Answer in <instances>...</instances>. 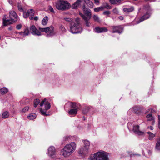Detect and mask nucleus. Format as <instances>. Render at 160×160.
<instances>
[{
	"instance_id": "nucleus-22",
	"label": "nucleus",
	"mask_w": 160,
	"mask_h": 160,
	"mask_svg": "<svg viewBox=\"0 0 160 160\" xmlns=\"http://www.w3.org/2000/svg\"><path fill=\"white\" fill-rule=\"evenodd\" d=\"M48 20V17L47 16L45 17L42 21V24L44 26H45L47 25Z\"/></svg>"
},
{
	"instance_id": "nucleus-5",
	"label": "nucleus",
	"mask_w": 160,
	"mask_h": 160,
	"mask_svg": "<svg viewBox=\"0 0 160 160\" xmlns=\"http://www.w3.org/2000/svg\"><path fill=\"white\" fill-rule=\"evenodd\" d=\"M57 8L58 10H65L68 9L70 7V4L68 2L59 0L56 4Z\"/></svg>"
},
{
	"instance_id": "nucleus-52",
	"label": "nucleus",
	"mask_w": 160,
	"mask_h": 160,
	"mask_svg": "<svg viewBox=\"0 0 160 160\" xmlns=\"http://www.w3.org/2000/svg\"><path fill=\"white\" fill-rule=\"evenodd\" d=\"M83 1V0H77V1H76V2L79 3V4L81 3V2Z\"/></svg>"
},
{
	"instance_id": "nucleus-49",
	"label": "nucleus",
	"mask_w": 160,
	"mask_h": 160,
	"mask_svg": "<svg viewBox=\"0 0 160 160\" xmlns=\"http://www.w3.org/2000/svg\"><path fill=\"white\" fill-rule=\"evenodd\" d=\"M129 154H130V156L131 157H132L133 156H135V155H137V156L140 155L138 154H134L132 152H130Z\"/></svg>"
},
{
	"instance_id": "nucleus-17",
	"label": "nucleus",
	"mask_w": 160,
	"mask_h": 160,
	"mask_svg": "<svg viewBox=\"0 0 160 160\" xmlns=\"http://www.w3.org/2000/svg\"><path fill=\"white\" fill-rule=\"evenodd\" d=\"M12 23L10 19L7 20L5 16H4L3 18V24L4 26H6L12 24Z\"/></svg>"
},
{
	"instance_id": "nucleus-46",
	"label": "nucleus",
	"mask_w": 160,
	"mask_h": 160,
	"mask_svg": "<svg viewBox=\"0 0 160 160\" xmlns=\"http://www.w3.org/2000/svg\"><path fill=\"white\" fill-rule=\"evenodd\" d=\"M113 12L116 14H118V9L116 8H114L112 10Z\"/></svg>"
},
{
	"instance_id": "nucleus-15",
	"label": "nucleus",
	"mask_w": 160,
	"mask_h": 160,
	"mask_svg": "<svg viewBox=\"0 0 160 160\" xmlns=\"http://www.w3.org/2000/svg\"><path fill=\"white\" fill-rule=\"evenodd\" d=\"M48 155L52 157L55 155V149L54 147L53 146H51L48 149Z\"/></svg>"
},
{
	"instance_id": "nucleus-40",
	"label": "nucleus",
	"mask_w": 160,
	"mask_h": 160,
	"mask_svg": "<svg viewBox=\"0 0 160 160\" xmlns=\"http://www.w3.org/2000/svg\"><path fill=\"white\" fill-rule=\"evenodd\" d=\"M64 19L67 22H70V24L71 23H73V19L70 18H64Z\"/></svg>"
},
{
	"instance_id": "nucleus-10",
	"label": "nucleus",
	"mask_w": 160,
	"mask_h": 160,
	"mask_svg": "<svg viewBox=\"0 0 160 160\" xmlns=\"http://www.w3.org/2000/svg\"><path fill=\"white\" fill-rule=\"evenodd\" d=\"M142 108L140 106H136L132 108V112L133 113L139 115L142 112Z\"/></svg>"
},
{
	"instance_id": "nucleus-29",
	"label": "nucleus",
	"mask_w": 160,
	"mask_h": 160,
	"mask_svg": "<svg viewBox=\"0 0 160 160\" xmlns=\"http://www.w3.org/2000/svg\"><path fill=\"white\" fill-rule=\"evenodd\" d=\"M28 10H31L30 12V13L28 14L29 15V18L31 20L33 19V16L34 15V10L32 9Z\"/></svg>"
},
{
	"instance_id": "nucleus-60",
	"label": "nucleus",
	"mask_w": 160,
	"mask_h": 160,
	"mask_svg": "<svg viewBox=\"0 0 160 160\" xmlns=\"http://www.w3.org/2000/svg\"><path fill=\"white\" fill-rule=\"evenodd\" d=\"M83 119L84 120H85V117H83Z\"/></svg>"
},
{
	"instance_id": "nucleus-35",
	"label": "nucleus",
	"mask_w": 160,
	"mask_h": 160,
	"mask_svg": "<svg viewBox=\"0 0 160 160\" xmlns=\"http://www.w3.org/2000/svg\"><path fill=\"white\" fill-rule=\"evenodd\" d=\"M31 11V10H28L27 12H24L23 11V17L24 18H29V15L28 14L30 13V12Z\"/></svg>"
},
{
	"instance_id": "nucleus-36",
	"label": "nucleus",
	"mask_w": 160,
	"mask_h": 160,
	"mask_svg": "<svg viewBox=\"0 0 160 160\" xmlns=\"http://www.w3.org/2000/svg\"><path fill=\"white\" fill-rule=\"evenodd\" d=\"M40 102V100L38 99H36L34 101V106L36 107Z\"/></svg>"
},
{
	"instance_id": "nucleus-54",
	"label": "nucleus",
	"mask_w": 160,
	"mask_h": 160,
	"mask_svg": "<svg viewBox=\"0 0 160 160\" xmlns=\"http://www.w3.org/2000/svg\"><path fill=\"white\" fill-rule=\"evenodd\" d=\"M33 19L35 21H37L38 19V18L37 16H35V17H34V18H33Z\"/></svg>"
},
{
	"instance_id": "nucleus-53",
	"label": "nucleus",
	"mask_w": 160,
	"mask_h": 160,
	"mask_svg": "<svg viewBox=\"0 0 160 160\" xmlns=\"http://www.w3.org/2000/svg\"><path fill=\"white\" fill-rule=\"evenodd\" d=\"M118 18L121 20H122L123 19V17L122 16H120Z\"/></svg>"
},
{
	"instance_id": "nucleus-26",
	"label": "nucleus",
	"mask_w": 160,
	"mask_h": 160,
	"mask_svg": "<svg viewBox=\"0 0 160 160\" xmlns=\"http://www.w3.org/2000/svg\"><path fill=\"white\" fill-rule=\"evenodd\" d=\"M70 103L71 108H73V109H78V106L74 102H70Z\"/></svg>"
},
{
	"instance_id": "nucleus-34",
	"label": "nucleus",
	"mask_w": 160,
	"mask_h": 160,
	"mask_svg": "<svg viewBox=\"0 0 160 160\" xmlns=\"http://www.w3.org/2000/svg\"><path fill=\"white\" fill-rule=\"evenodd\" d=\"M9 116L8 112V111L4 112L2 115V117L3 118H8Z\"/></svg>"
},
{
	"instance_id": "nucleus-38",
	"label": "nucleus",
	"mask_w": 160,
	"mask_h": 160,
	"mask_svg": "<svg viewBox=\"0 0 160 160\" xmlns=\"http://www.w3.org/2000/svg\"><path fill=\"white\" fill-rule=\"evenodd\" d=\"M93 18L95 21L98 22H100V19L98 16L94 15H93Z\"/></svg>"
},
{
	"instance_id": "nucleus-39",
	"label": "nucleus",
	"mask_w": 160,
	"mask_h": 160,
	"mask_svg": "<svg viewBox=\"0 0 160 160\" xmlns=\"http://www.w3.org/2000/svg\"><path fill=\"white\" fill-rule=\"evenodd\" d=\"M103 10V7L101 6L100 7L95 8H94V11L96 12H98L100 11H102Z\"/></svg>"
},
{
	"instance_id": "nucleus-9",
	"label": "nucleus",
	"mask_w": 160,
	"mask_h": 160,
	"mask_svg": "<svg viewBox=\"0 0 160 160\" xmlns=\"http://www.w3.org/2000/svg\"><path fill=\"white\" fill-rule=\"evenodd\" d=\"M112 28L113 30L112 33H118L119 34L122 33L123 31V27L122 26H112Z\"/></svg>"
},
{
	"instance_id": "nucleus-33",
	"label": "nucleus",
	"mask_w": 160,
	"mask_h": 160,
	"mask_svg": "<svg viewBox=\"0 0 160 160\" xmlns=\"http://www.w3.org/2000/svg\"><path fill=\"white\" fill-rule=\"evenodd\" d=\"M103 9L104 8H105L108 9H110L112 8L111 6H110L109 4L107 3H105L103 4Z\"/></svg>"
},
{
	"instance_id": "nucleus-57",
	"label": "nucleus",
	"mask_w": 160,
	"mask_h": 160,
	"mask_svg": "<svg viewBox=\"0 0 160 160\" xmlns=\"http://www.w3.org/2000/svg\"><path fill=\"white\" fill-rule=\"evenodd\" d=\"M150 128L151 130H153V128L152 126H150Z\"/></svg>"
},
{
	"instance_id": "nucleus-50",
	"label": "nucleus",
	"mask_w": 160,
	"mask_h": 160,
	"mask_svg": "<svg viewBox=\"0 0 160 160\" xmlns=\"http://www.w3.org/2000/svg\"><path fill=\"white\" fill-rule=\"evenodd\" d=\"M158 126L159 128H160V115L158 116Z\"/></svg>"
},
{
	"instance_id": "nucleus-3",
	"label": "nucleus",
	"mask_w": 160,
	"mask_h": 160,
	"mask_svg": "<svg viewBox=\"0 0 160 160\" xmlns=\"http://www.w3.org/2000/svg\"><path fill=\"white\" fill-rule=\"evenodd\" d=\"M80 19L79 18H76L73 23L70 24V32L73 34L81 33L82 28L80 23Z\"/></svg>"
},
{
	"instance_id": "nucleus-44",
	"label": "nucleus",
	"mask_w": 160,
	"mask_h": 160,
	"mask_svg": "<svg viewBox=\"0 0 160 160\" xmlns=\"http://www.w3.org/2000/svg\"><path fill=\"white\" fill-rule=\"evenodd\" d=\"M49 11L53 13H55V12L54 11L53 8L51 6H49Z\"/></svg>"
},
{
	"instance_id": "nucleus-16",
	"label": "nucleus",
	"mask_w": 160,
	"mask_h": 160,
	"mask_svg": "<svg viewBox=\"0 0 160 160\" xmlns=\"http://www.w3.org/2000/svg\"><path fill=\"white\" fill-rule=\"evenodd\" d=\"M89 148L83 147L80 148L78 151L79 154L85 155L88 152Z\"/></svg>"
},
{
	"instance_id": "nucleus-58",
	"label": "nucleus",
	"mask_w": 160,
	"mask_h": 160,
	"mask_svg": "<svg viewBox=\"0 0 160 160\" xmlns=\"http://www.w3.org/2000/svg\"><path fill=\"white\" fill-rule=\"evenodd\" d=\"M148 153L149 154H150L151 153V152L150 150H148Z\"/></svg>"
},
{
	"instance_id": "nucleus-27",
	"label": "nucleus",
	"mask_w": 160,
	"mask_h": 160,
	"mask_svg": "<svg viewBox=\"0 0 160 160\" xmlns=\"http://www.w3.org/2000/svg\"><path fill=\"white\" fill-rule=\"evenodd\" d=\"M147 133L148 134H149V137H148V139L149 140H152L153 139V138L155 137V135L152 133L150 132H147Z\"/></svg>"
},
{
	"instance_id": "nucleus-56",
	"label": "nucleus",
	"mask_w": 160,
	"mask_h": 160,
	"mask_svg": "<svg viewBox=\"0 0 160 160\" xmlns=\"http://www.w3.org/2000/svg\"><path fill=\"white\" fill-rule=\"evenodd\" d=\"M151 112L152 113H154L155 112V111L152 109H151Z\"/></svg>"
},
{
	"instance_id": "nucleus-11",
	"label": "nucleus",
	"mask_w": 160,
	"mask_h": 160,
	"mask_svg": "<svg viewBox=\"0 0 160 160\" xmlns=\"http://www.w3.org/2000/svg\"><path fill=\"white\" fill-rule=\"evenodd\" d=\"M148 11L143 16L141 17L139 20L137 22V23L138 24L139 23L141 22H142L146 19H148L150 17L151 14V13H150L149 10L150 8L149 7H148Z\"/></svg>"
},
{
	"instance_id": "nucleus-1",
	"label": "nucleus",
	"mask_w": 160,
	"mask_h": 160,
	"mask_svg": "<svg viewBox=\"0 0 160 160\" xmlns=\"http://www.w3.org/2000/svg\"><path fill=\"white\" fill-rule=\"evenodd\" d=\"M76 148V143L72 142L67 144L61 151V154L65 157H67L72 154Z\"/></svg>"
},
{
	"instance_id": "nucleus-59",
	"label": "nucleus",
	"mask_w": 160,
	"mask_h": 160,
	"mask_svg": "<svg viewBox=\"0 0 160 160\" xmlns=\"http://www.w3.org/2000/svg\"><path fill=\"white\" fill-rule=\"evenodd\" d=\"M129 124H130V123H128L127 126H128V125H129Z\"/></svg>"
},
{
	"instance_id": "nucleus-25",
	"label": "nucleus",
	"mask_w": 160,
	"mask_h": 160,
	"mask_svg": "<svg viewBox=\"0 0 160 160\" xmlns=\"http://www.w3.org/2000/svg\"><path fill=\"white\" fill-rule=\"evenodd\" d=\"M17 7L18 10L20 12H23L24 9L23 6H22L21 3L18 2L17 3Z\"/></svg>"
},
{
	"instance_id": "nucleus-31",
	"label": "nucleus",
	"mask_w": 160,
	"mask_h": 160,
	"mask_svg": "<svg viewBox=\"0 0 160 160\" xmlns=\"http://www.w3.org/2000/svg\"><path fill=\"white\" fill-rule=\"evenodd\" d=\"M156 149L158 150H160V139H158L156 144L155 146Z\"/></svg>"
},
{
	"instance_id": "nucleus-55",
	"label": "nucleus",
	"mask_w": 160,
	"mask_h": 160,
	"mask_svg": "<svg viewBox=\"0 0 160 160\" xmlns=\"http://www.w3.org/2000/svg\"><path fill=\"white\" fill-rule=\"evenodd\" d=\"M12 28H13L11 26H10L8 28V29L9 30L11 31L12 29Z\"/></svg>"
},
{
	"instance_id": "nucleus-28",
	"label": "nucleus",
	"mask_w": 160,
	"mask_h": 160,
	"mask_svg": "<svg viewBox=\"0 0 160 160\" xmlns=\"http://www.w3.org/2000/svg\"><path fill=\"white\" fill-rule=\"evenodd\" d=\"M147 118H148V120L149 121H154V118L152 116V113H150L148 114L147 115Z\"/></svg>"
},
{
	"instance_id": "nucleus-2",
	"label": "nucleus",
	"mask_w": 160,
	"mask_h": 160,
	"mask_svg": "<svg viewBox=\"0 0 160 160\" xmlns=\"http://www.w3.org/2000/svg\"><path fill=\"white\" fill-rule=\"evenodd\" d=\"M88 160H109L108 154L104 151H98L90 154Z\"/></svg>"
},
{
	"instance_id": "nucleus-19",
	"label": "nucleus",
	"mask_w": 160,
	"mask_h": 160,
	"mask_svg": "<svg viewBox=\"0 0 160 160\" xmlns=\"http://www.w3.org/2000/svg\"><path fill=\"white\" fill-rule=\"evenodd\" d=\"M84 2L89 8H93V4L92 2L89 0H84Z\"/></svg>"
},
{
	"instance_id": "nucleus-43",
	"label": "nucleus",
	"mask_w": 160,
	"mask_h": 160,
	"mask_svg": "<svg viewBox=\"0 0 160 160\" xmlns=\"http://www.w3.org/2000/svg\"><path fill=\"white\" fill-rule=\"evenodd\" d=\"M29 109V107L26 106L22 110V112H23L28 111Z\"/></svg>"
},
{
	"instance_id": "nucleus-14",
	"label": "nucleus",
	"mask_w": 160,
	"mask_h": 160,
	"mask_svg": "<svg viewBox=\"0 0 160 160\" xmlns=\"http://www.w3.org/2000/svg\"><path fill=\"white\" fill-rule=\"evenodd\" d=\"M139 126L138 125L134 126H133V131L136 134H138L139 135H142L144 134V132L141 131L139 130Z\"/></svg>"
},
{
	"instance_id": "nucleus-45",
	"label": "nucleus",
	"mask_w": 160,
	"mask_h": 160,
	"mask_svg": "<svg viewBox=\"0 0 160 160\" xmlns=\"http://www.w3.org/2000/svg\"><path fill=\"white\" fill-rule=\"evenodd\" d=\"M21 33L22 34V35L25 36H26L28 35L29 33V32L28 31H27L25 32H22Z\"/></svg>"
},
{
	"instance_id": "nucleus-4",
	"label": "nucleus",
	"mask_w": 160,
	"mask_h": 160,
	"mask_svg": "<svg viewBox=\"0 0 160 160\" xmlns=\"http://www.w3.org/2000/svg\"><path fill=\"white\" fill-rule=\"evenodd\" d=\"M83 9L84 14L79 13V15L85 21L86 26L90 27L91 24L89 21L92 16L91 10L89 8H86L84 5L83 6Z\"/></svg>"
},
{
	"instance_id": "nucleus-23",
	"label": "nucleus",
	"mask_w": 160,
	"mask_h": 160,
	"mask_svg": "<svg viewBox=\"0 0 160 160\" xmlns=\"http://www.w3.org/2000/svg\"><path fill=\"white\" fill-rule=\"evenodd\" d=\"M82 141L83 142L84 145V147L85 148H89L90 145L89 142L87 140H83Z\"/></svg>"
},
{
	"instance_id": "nucleus-48",
	"label": "nucleus",
	"mask_w": 160,
	"mask_h": 160,
	"mask_svg": "<svg viewBox=\"0 0 160 160\" xmlns=\"http://www.w3.org/2000/svg\"><path fill=\"white\" fill-rule=\"evenodd\" d=\"M22 27V25L21 24H18L16 26V28L18 30L20 29Z\"/></svg>"
},
{
	"instance_id": "nucleus-13",
	"label": "nucleus",
	"mask_w": 160,
	"mask_h": 160,
	"mask_svg": "<svg viewBox=\"0 0 160 160\" xmlns=\"http://www.w3.org/2000/svg\"><path fill=\"white\" fill-rule=\"evenodd\" d=\"M94 31L97 33H100L106 32L108 31L107 28L105 27L100 28L98 27H96L94 29Z\"/></svg>"
},
{
	"instance_id": "nucleus-6",
	"label": "nucleus",
	"mask_w": 160,
	"mask_h": 160,
	"mask_svg": "<svg viewBox=\"0 0 160 160\" xmlns=\"http://www.w3.org/2000/svg\"><path fill=\"white\" fill-rule=\"evenodd\" d=\"M43 105L44 106V109H42V108H41L40 111L43 115L48 116V114L46 113V111L50 108L51 105L50 102L46 98L42 100L40 103L41 107Z\"/></svg>"
},
{
	"instance_id": "nucleus-61",
	"label": "nucleus",
	"mask_w": 160,
	"mask_h": 160,
	"mask_svg": "<svg viewBox=\"0 0 160 160\" xmlns=\"http://www.w3.org/2000/svg\"><path fill=\"white\" fill-rule=\"evenodd\" d=\"M159 139H160V138H159Z\"/></svg>"
},
{
	"instance_id": "nucleus-18",
	"label": "nucleus",
	"mask_w": 160,
	"mask_h": 160,
	"mask_svg": "<svg viewBox=\"0 0 160 160\" xmlns=\"http://www.w3.org/2000/svg\"><path fill=\"white\" fill-rule=\"evenodd\" d=\"M77 112L78 109H72L68 111V113L69 115L74 116L77 114Z\"/></svg>"
},
{
	"instance_id": "nucleus-8",
	"label": "nucleus",
	"mask_w": 160,
	"mask_h": 160,
	"mask_svg": "<svg viewBox=\"0 0 160 160\" xmlns=\"http://www.w3.org/2000/svg\"><path fill=\"white\" fill-rule=\"evenodd\" d=\"M10 19L12 22H15L19 20V18L16 12L14 11H11L9 13Z\"/></svg>"
},
{
	"instance_id": "nucleus-21",
	"label": "nucleus",
	"mask_w": 160,
	"mask_h": 160,
	"mask_svg": "<svg viewBox=\"0 0 160 160\" xmlns=\"http://www.w3.org/2000/svg\"><path fill=\"white\" fill-rule=\"evenodd\" d=\"M36 117V114L34 113H31L27 116L28 119L31 120H32L35 119Z\"/></svg>"
},
{
	"instance_id": "nucleus-51",
	"label": "nucleus",
	"mask_w": 160,
	"mask_h": 160,
	"mask_svg": "<svg viewBox=\"0 0 160 160\" xmlns=\"http://www.w3.org/2000/svg\"><path fill=\"white\" fill-rule=\"evenodd\" d=\"M99 0H94V2L97 5H98L99 3Z\"/></svg>"
},
{
	"instance_id": "nucleus-47",
	"label": "nucleus",
	"mask_w": 160,
	"mask_h": 160,
	"mask_svg": "<svg viewBox=\"0 0 160 160\" xmlns=\"http://www.w3.org/2000/svg\"><path fill=\"white\" fill-rule=\"evenodd\" d=\"M110 12L109 11H104L103 12V14L105 15H108L110 14Z\"/></svg>"
},
{
	"instance_id": "nucleus-37",
	"label": "nucleus",
	"mask_w": 160,
	"mask_h": 160,
	"mask_svg": "<svg viewBox=\"0 0 160 160\" xmlns=\"http://www.w3.org/2000/svg\"><path fill=\"white\" fill-rule=\"evenodd\" d=\"M79 4L77 3L76 2L72 5V8L74 9H77L79 5Z\"/></svg>"
},
{
	"instance_id": "nucleus-7",
	"label": "nucleus",
	"mask_w": 160,
	"mask_h": 160,
	"mask_svg": "<svg viewBox=\"0 0 160 160\" xmlns=\"http://www.w3.org/2000/svg\"><path fill=\"white\" fill-rule=\"evenodd\" d=\"M38 28L40 31L47 33L46 35L47 37L52 36L55 34L54 32V28L52 26L43 28L39 27Z\"/></svg>"
},
{
	"instance_id": "nucleus-41",
	"label": "nucleus",
	"mask_w": 160,
	"mask_h": 160,
	"mask_svg": "<svg viewBox=\"0 0 160 160\" xmlns=\"http://www.w3.org/2000/svg\"><path fill=\"white\" fill-rule=\"evenodd\" d=\"M60 29L63 33L65 32L66 31L64 27L62 25H61L60 27Z\"/></svg>"
},
{
	"instance_id": "nucleus-12",
	"label": "nucleus",
	"mask_w": 160,
	"mask_h": 160,
	"mask_svg": "<svg viewBox=\"0 0 160 160\" xmlns=\"http://www.w3.org/2000/svg\"><path fill=\"white\" fill-rule=\"evenodd\" d=\"M30 30L32 33L34 35L40 36L41 35V33L34 26H32L30 28Z\"/></svg>"
},
{
	"instance_id": "nucleus-30",
	"label": "nucleus",
	"mask_w": 160,
	"mask_h": 160,
	"mask_svg": "<svg viewBox=\"0 0 160 160\" xmlns=\"http://www.w3.org/2000/svg\"><path fill=\"white\" fill-rule=\"evenodd\" d=\"M90 109V107H89L86 106L82 110V112L84 114H87Z\"/></svg>"
},
{
	"instance_id": "nucleus-32",
	"label": "nucleus",
	"mask_w": 160,
	"mask_h": 160,
	"mask_svg": "<svg viewBox=\"0 0 160 160\" xmlns=\"http://www.w3.org/2000/svg\"><path fill=\"white\" fill-rule=\"evenodd\" d=\"M121 2V0H110V2L112 4H115L120 3Z\"/></svg>"
},
{
	"instance_id": "nucleus-24",
	"label": "nucleus",
	"mask_w": 160,
	"mask_h": 160,
	"mask_svg": "<svg viewBox=\"0 0 160 160\" xmlns=\"http://www.w3.org/2000/svg\"><path fill=\"white\" fill-rule=\"evenodd\" d=\"M8 92V89L5 87L2 88L0 89V92L2 94H4Z\"/></svg>"
},
{
	"instance_id": "nucleus-20",
	"label": "nucleus",
	"mask_w": 160,
	"mask_h": 160,
	"mask_svg": "<svg viewBox=\"0 0 160 160\" xmlns=\"http://www.w3.org/2000/svg\"><path fill=\"white\" fill-rule=\"evenodd\" d=\"M134 10V7L132 6L129 8H123V11L126 13L130 12Z\"/></svg>"
},
{
	"instance_id": "nucleus-42",
	"label": "nucleus",
	"mask_w": 160,
	"mask_h": 160,
	"mask_svg": "<svg viewBox=\"0 0 160 160\" xmlns=\"http://www.w3.org/2000/svg\"><path fill=\"white\" fill-rule=\"evenodd\" d=\"M71 137L70 136H66L63 137V140L66 141H68L71 139Z\"/></svg>"
}]
</instances>
